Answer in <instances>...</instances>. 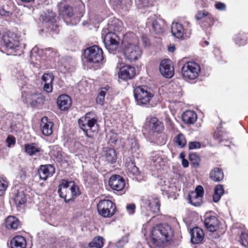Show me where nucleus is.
Wrapping results in <instances>:
<instances>
[{
	"mask_svg": "<svg viewBox=\"0 0 248 248\" xmlns=\"http://www.w3.org/2000/svg\"><path fill=\"white\" fill-rule=\"evenodd\" d=\"M59 11L64 18H72L76 20L73 24L79 22L83 15L84 5L79 0L77 1V7L74 9L73 6H71L64 1L58 3Z\"/></svg>",
	"mask_w": 248,
	"mask_h": 248,
	"instance_id": "f257e3e1",
	"label": "nucleus"
},
{
	"mask_svg": "<svg viewBox=\"0 0 248 248\" xmlns=\"http://www.w3.org/2000/svg\"><path fill=\"white\" fill-rule=\"evenodd\" d=\"M0 44L11 55H20L23 52L24 45L18 41L16 35L13 32L4 33L1 38Z\"/></svg>",
	"mask_w": 248,
	"mask_h": 248,
	"instance_id": "f03ea898",
	"label": "nucleus"
},
{
	"mask_svg": "<svg viewBox=\"0 0 248 248\" xmlns=\"http://www.w3.org/2000/svg\"><path fill=\"white\" fill-rule=\"evenodd\" d=\"M58 193L66 202H68L78 194V188L73 182L62 180L59 186Z\"/></svg>",
	"mask_w": 248,
	"mask_h": 248,
	"instance_id": "7ed1b4c3",
	"label": "nucleus"
},
{
	"mask_svg": "<svg viewBox=\"0 0 248 248\" xmlns=\"http://www.w3.org/2000/svg\"><path fill=\"white\" fill-rule=\"evenodd\" d=\"M151 234L152 239L155 241L168 242L171 239L173 231L168 224H160L155 227Z\"/></svg>",
	"mask_w": 248,
	"mask_h": 248,
	"instance_id": "20e7f679",
	"label": "nucleus"
},
{
	"mask_svg": "<svg viewBox=\"0 0 248 248\" xmlns=\"http://www.w3.org/2000/svg\"><path fill=\"white\" fill-rule=\"evenodd\" d=\"M144 126L149 129L150 134V138L152 140H155L157 136L161 134L164 130L163 123L155 117L149 116L147 117Z\"/></svg>",
	"mask_w": 248,
	"mask_h": 248,
	"instance_id": "39448f33",
	"label": "nucleus"
},
{
	"mask_svg": "<svg viewBox=\"0 0 248 248\" xmlns=\"http://www.w3.org/2000/svg\"><path fill=\"white\" fill-rule=\"evenodd\" d=\"M201 72L200 65L193 61L185 62L181 68V74L186 79H195Z\"/></svg>",
	"mask_w": 248,
	"mask_h": 248,
	"instance_id": "423d86ee",
	"label": "nucleus"
},
{
	"mask_svg": "<svg viewBox=\"0 0 248 248\" xmlns=\"http://www.w3.org/2000/svg\"><path fill=\"white\" fill-rule=\"evenodd\" d=\"M134 95L137 104L140 106H149L153 94L148 92L146 87L138 86L134 90Z\"/></svg>",
	"mask_w": 248,
	"mask_h": 248,
	"instance_id": "0eeeda50",
	"label": "nucleus"
},
{
	"mask_svg": "<svg viewBox=\"0 0 248 248\" xmlns=\"http://www.w3.org/2000/svg\"><path fill=\"white\" fill-rule=\"evenodd\" d=\"M105 35L103 42L106 48L111 53H114L119 45V38L114 32H107L106 28L102 31V35Z\"/></svg>",
	"mask_w": 248,
	"mask_h": 248,
	"instance_id": "6e6552de",
	"label": "nucleus"
},
{
	"mask_svg": "<svg viewBox=\"0 0 248 248\" xmlns=\"http://www.w3.org/2000/svg\"><path fill=\"white\" fill-rule=\"evenodd\" d=\"M84 56L88 62L99 63L103 59V50L97 46H93L84 50Z\"/></svg>",
	"mask_w": 248,
	"mask_h": 248,
	"instance_id": "1a4fd4ad",
	"label": "nucleus"
},
{
	"mask_svg": "<svg viewBox=\"0 0 248 248\" xmlns=\"http://www.w3.org/2000/svg\"><path fill=\"white\" fill-rule=\"evenodd\" d=\"M97 209L99 215L104 217H110L115 214L116 207L110 200H103L98 203Z\"/></svg>",
	"mask_w": 248,
	"mask_h": 248,
	"instance_id": "9d476101",
	"label": "nucleus"
},
{
	"mask_svg": "<svg viewBox=\"0 0 248 248\" xmlns=\"http://www.w3.org/2000/svg\"><path fill=\"white\" fill-rule=\"evenodd\" d=\"M142 51L136 44L129 43L125 46L124 54L130 61H135L140 58Z\"/></svg>",
	"mask_w": 248,
	"mask_h": 248,
	"instance_id": "9b49d317",
	"label": "nucleus"
},
{
	"mask_svg": "<svg viewBox=\"0 0 248 248\" xmlns=\"http://www.w3.org/2000/svg\"><path fill=\"white\" fill-rule=\"evenodd\" d=\"M91 113H87L84 117H82L78 120L79 127L87 134L88 131H93V128L94 127L96 123V120L93 118H91Z\"/></svg>",
	"mask_w": 248,
	"mask_h": 248,
	"instance_id": "f8f14e48",
	"label": "nucleus"
},
{
	"mask_svg": "<svg viewBox=\"0 0 248 248\" xmlns=\"http://www.w3.org/2000/svg\"><path fill=\"white\" fill-rule=\"evenodd\" d=\"M160 20L155 16L150 17L146 22V27L152 33L159 34L163 32V29L160 24Z\"/></svg>",
	"mask_w": 248,
	"mask_h": 248,
	"instance_id": "ddd939ff",
	"label": "nucleus"
},
{
	"mask_svg": "<svg viewBox=\"0 0 248 248\" xmlns=\"http://www.w3.org/2000/svg\"><path fill=\"white\" fill-rule=\"evenodd\" d=\"M23 101L26 103L30 104L31 107H38L39 105L43 104L45 101L44 96L41 93H33L29 94L25 96L24 99V94H22Z\"/></svg>",
	"mask_w": 248,
	"mask_h": 248,
	"instance_id": "4468645a",
	"label": "nucleus"
},
{
	"mask_svg": "<svg viewBox=\"0 0 248 248\" xmlns=\"http://www.w3.org/2000/svg\"><path fill=\"white\" fill-rule=\"evenodd\" d=\"M109 185L113 190L121 191L124 189L125 183L123 177L118 175H114L110 177Z\"/></svg>",
	"mask_w": 248,
	"mask_h": 248,
	"instance_id": "2eb2a0df",
	"label": "nucleus"
},
{
	"mask_svg": "<svg viewBox=\"0 0 248 248\" xmlns=\"http://www.w3.org/2000/svg\"><path fill=\"white\" fill-rule=\"evenodd\" d=\"M171 62L169 60L161 61L159 70L161 74L165 77L170 78L173 75V68L171 65Z\"/></svg>",
	"mask_w": 248,
	"mask_h": 248,
	"instance_id": "dca6fc26",
	"label": "nucleus"
},
{
	"mask_svg": "<svg viewBox=\"0 0 248 248\" xmlns=\"http://www.w3.org/2000/svg\"><path fill=\"white\" fill-rule=\"evenodd\" d=\"M204 225L209 232H214L216 231L218 228L219 220L214 216L206 215Z\"/></svg>",
	"mask_w": 248,
	"mask_h": 248,
	"instance_id": "f3484780",
	"label": "nucleus"
},
{
	"mask_svg": "<svg viewBox=\"0 0 248 248\" xmlns=\"http://www.w3.org/2000/svg\"><path fill=\"white\" fill-rule=\"evenodd\" d=\"M145 205L149 208V210L153 213H157L160 210V201L157 198L149 196L147 198L143 200Z\"/></svg>",
	"mask_w": 248,
	"mask_h": 248,
	"instance_id": "a211bd4d",
	"label": "nucleus"
},
{
	"mask_svg": "<svg viewBox=\"0 0 248 248\" xmlns=\"http://www.w3.org/2000/svg\"><path fill=\"white\" fill-rule=\"evenodd\" d=\"M55 172L54 168L51 165H42L38 170V174L40 179L46 180L48 177L51 176Z\"/></svg>",
	"mask_w": 248,
	"mask_h": 248,
	"instance_id": "6ab92c4d",
	"label": "nucleus"
},
{
	"mask_svg": "<svg viewBox=\"0 0 248 248\" xmlns=\"http://www.w3.org/2000/svg\"><path fill=\"white\" fill-rule=\"evenodd\" d=\"M135 75L134 67L130 65H125L121 68L119 72V78L127 80L133 78Z\"/></svg>",
	"mask_w": 248,
	"mask_h": 248,
	"instance_id": "aec40b11",
	"label": "nucleus"
},
{
	"mask_svg": "<svg viewBox=\"0 0 248 248\" xmlns=\"http://www.w3.org/2000/svg\"><path fill=\"white\" fill-rule=\"evenodd\" d=\"M191 242L194 244H200L203 240L204 234L203 231L199 227H196L190 231Z\"/></svg>",
	"mask_w": 248,
	"mask_h": 248,
	"instance_id": "412c9836",
	"label": "nucleus"
},
{
	"mask_svg": "<svg viewBox=\"0 0 248 248\" xmlns=\"http://www.w3.org/2000/svg\"><path fill=\"white\" fill-rule=\"evenodd\" d=\"M166 163V159L159 154H155L151 157V164L156 170H159L164 167Z\"/></svg>",
	"mask_w": 248,
	"mask_h": 248,
	"instance_id": "4be33fe9",
	"label": "nucleus"
},
{
	"mask_svg": "<svg viewBox=\"0 0 248 248\" xmlns=\"http://www.w3.org/2000/svg\"><path fill=\"white\" fill-rule=\"evenodd\" d=\"M53 123L48 121L47 117H43L41 119V128L43 135L48 136L52 133Z\"/></svg>",
	"mask_w": 248,
	"mask_h": 248,
	"instance_id": "5701e85b",
	"label": "nucleus"
},
{
	"mask_svg": "<svg viewBox=\"0 0 248 248\" xmlns=\"http://www.w3.org/2000/svg\"><path fill=\"white\" fill-rule=\"evenodd\" d=\"M57 104L61 110H65L70 107L72 101L68 95L62 94L59 96Z\"/></svg>",
	"mask_w": 248,
	"mask_h": 248,
	"instance_id": "b1692460",
	"label": "nucleus"
},
{
	"mask_svg": "<svg viewBox=\"0 0 248 248\" xmlns=\"http://www.w3.org/2000/svg\"><path fill=\"white\" fill-rule=\"evenodd\" d=\"M123 25L121 21L118 19L114 18L111 21H109L108 23V28L107 31L109 32L121 31L123 30Z\"/></svg>",
	"mask_w": 248,
	"mask_h": 248,
	"instance_id": "393cba45",
	"label": "nucleus"
},
{
	"mask_svg": "<svg viewBox=\"0 0 248 248\" xmlns=\"http://www.w3.org/2000/svg\"><path fill=\"white\" fill-rule=\"evenodd\" d=\"M182 120L186 124H193L197 120V115L193 110H186L182 115Z\"/></svg>",
	"mask_w": 248,
	"mask_h": 248,
	"instance_id": "a878e982",
	"label": "nucleus"
},
{
	"mask_svg": "<svg viewBox=\"0 0 248 248\" xmlns=\"http://www.w3.org/2000/svg\"><path fill=\"white\" fill-rule=\"evenodd\" d=\"M26 245L25 238L20 235L16 236L11 240L12 248H25Z\"/></svg>",
	"mask_w": 248,
	"mask_h": 248,
	"instance_id": "bb28decb",
	"label": "nucleus"
},
{
	"mask_svg": "<svg viewBox=\"0 0 248 248\" xmlns=\"http://www.w3.org/2000/svg\"><path fill=\"white\" fill-rule=\"evenodd\" d=\"M172 35L177 38H182L184 34L185 30L182 24L178 23H173L171 25Z\"/></svg>",
	"mask_w": 248,
	"mask_h": 248,
	"instance_id": "cd10ccee",
	"label": "nucleus"
},
{
	"mask_svg": "<svg viewBox=\"0 0 248 248\" xmlns=\"http://www.w3.org/2000/svg\"><path fill=\"white\" fill-rule=\"evenodd\" d=\"M19 225V221L15 217L9 216L6 219L5 226L8 229H16Z\"/></svg>",
	"mask_w": 248,
	"mask_h": 248,
	"instance_id": "c85d7f7f",
	"label": "nucleus"
},
{
	"mask_svg": "<svg viewBox=\"0 0 248 248\" xmlns=\"http://www.w3.org/2000/svg\"><path fill=\"white\" fill-rule=\"evenodd\" d=\"M223 173L222 170L218 168H214L210 173V178L215 182H219L223 178Z\"/></svg>",
	"mask_w": 248,
	"mask_h": 248,
	"instance_id": "c756f323",
	"label": "nucleus"
},
{
	"mask_svg": "<svg viewBox=\"0 0 248 248\" xmlns=\"http://www.w3.org/2000/svg\"><path fill=\"white\" fill-rule=\"evenodd\" d=\"M25 150L29 155H33L39 152L40 149L36 144L31 143L25 145Z\"/></svg>",
	"mask_w": 248,
	"mask_h": 248,
	"instance_id": "7c9ffc66",
	"label": "nucleus"
},
{
	"mask_svg": "<svg viewBox=\"0 0 248 248\" xmlns=\"http://www.w3.org/2000/svg\"><path fill=\"white\" fill-rule=\"evenodd\" d=\"M125 166L126 167V170L128 175L135 176L139 174V169L133 162L129 161L126 163Z\"/></svg>",
	"mask_w": 248,
	"mask_h": 248,
	"instance_id": "2f4dec72",
	"label": "nucleus"
},
{
	"mask_svg": "<svg viewBox=\"0 0 248 248\" xmlns=\"http://www.w3.org/2000/svg\"><path fill=\"white\" fill-rule=\"evenodd\" d=\"M14 202L17 207L24 204L27 201L25 195L23 191H18L14 197Z\"/></svg>",
	"mask_w": 248,
	"mask_h": 248,
	"instance_id": "473e14b6",
	"label": "nucleus"
},
{
	"mask_svg": "<svg viewBox=\"0 0 248 248\" xmlns=\"http://www.w3.org/2000/svg\"><path fill=\"white\" fill-rule=\"evenodd\" d=\"M104 239L101 236L94 237L92 242H90L88 246L90 248H102L104 246Z\"/></svg>",
	"mask_w": 248,
	"mask_h": 248,
	"instance_id": "72a5a7b5",
	"label": "nucleus"
},
{
	"mask_svg": "<svg viewBox=\"0 0 248 248\" xmlns=\"http://www.w3.org/2000/svg\"><path fill=\"white\" fill-rule=\"evenodd\" d=\"M106 160L110 163L116 162L117 159V155L116 152L113 149H109L108 150L105 154Z\"/></svg>",
	"mask_w": 248,
	"mask_h": 248,
	"instance_id": "f704fd0d",
	"label": "nucleus"
},
{
	"mask_svg": "<svg viewBox=\"0 0 248 248\" xmlns=\"http://www.w3.org/2000/svg\"><path fill=\"white\" fill-rule=\"evenodd\" d=\"M224 193L223 186L218 185L215 188L214 193L213 196V200L214 202H217L219 201L221 196Z\"/></svg>",
	"mask_w": 248,
	"mask_h": 248,
	"instance_id": "c9c22d12",
	"label": "nucleus"
},
{
	"mask_svg": "<svg viewBox=\"0 0 248 248\" xmlns=\"http://www.w3.org/2000/svg\"><path fill=\"white\" fill-rule=\"evenodd\" d=\"M202 198L192 192L188 195L189 202L192 205L198 206L202 202Z\"/></svg>",
	"mask_w": 248,
	"mask_h": 248,
	"instance_id": "e433bc0d",
	"label": "nucleus"
},
{
	"mask_svg": "<svg viewBox=\"0 0 248 248\" xmlns=\"http://www.w3.org/2000/svg\"><path fill=\"white\" fill-rule=\"evenodd\" d=\"M43 19L51 26H53L56 22V17L54 16L52 12H47L43 16Z\"/></svg>",
	"mask_w": 248,
	"mask_h": 248,
	"instance_id": "4c0bfd02",
	"label": "nucleus"
},
{
	"mask_svg": "<svg viewBox=\"0 0 248 248\" xmlns=\"http://www.w3.org/2000/svg\"><path fill=\"white\" fill-rule=\"evenodd\" d=\"M195 17L197 20H201L204 17H206L210 22L213 21V17L211 15L205 10L198 12Z\"/></svg>",
	"mask_w": 248,
	"mask_h": 248,
	"instance_id": "58836bf2",
	"label": "nucleus"
},
{
	"mask_svg": "<svg viewBox=\"0 0 248 248\" xmlns=\"http://www.w3.org/2000/svg\"><path fill=\"white\" fill-rule=\"evenodd\" d=\"M175 142L179 147L183 148L186 145V140L184 135L179 133L175 138Z\"/></svg>",
	"mask_w": 248,
	"mask_h": 248,
	"instance_id": "ea45409f",
	"label": "nucleus"
},
{
	"mask_svg": "<svg viewBox=\"0 0 248 248\" xmlns=\"http://www.w3.org/2000/svg\"><path fill=\"white\" fill-rule=\"evenodd\" d=\"M54 77L52 73H45L42 77V80L44 83H52L54 80Z\"/></svg>",
	"mask_w": 248,
	"mask_h": 248,
	"instance_id": "a19ab883",
	"label": "nucleus"
},
{
	"mask_svg": "<svg viewBox=\"0 0 248 248\" xmlns=\"http://www.w3.org/2000/svg\"><path fill=\"white\" fill-rule=\"evenodd\" d=\"M107 89L106 88H102L96 98V102L100 105H103L105 100V96Z\"/></svg>",
	"mask_w": 248,
	"mask_h": 248,
	"instance_id": "79ce46f5",
	"label": "nucleus"
},
{
	"mask_svg": "<svg viewBox=\"0 0 248 248\" xmlns=\"http://www.w3.org/2000/svg\"><path fill=\"white\" fill-rule=\"evenodd\" d=\"M45 54L46 56L50 58H54L58 55L57 51L53 48L50 47L45 49Z\"/></svg>",
	"mask_w": 248,
	"mask_h": 248,
	"instance_id": "37998d69",
	"label": "nucleus"
},
{
	"mask_svg": "<svg viewBox=\"0 0 248 248\" xmlns=\"http://www.w3.org/2000/svg\"><path fill=\"white\" fill-rule=\"evenodd\" d=\"M51 153L52 155L57 157L62 156V149L58 145H55L52 147V149L51 151Z\"/></svg>",
	"mask_w": 248,
	"mask_h": 248,
	"instance_id": "c03bdc74",
	"label": "nucleus"
},
{
	"mask_svg": "<svg viewBox=\"0 0 248 248\" xmlns=\"http://www.w3.org/2000/svg\"><path fill=\"white\" fill-rule=\"evenodd\" d=\"M7 186V182L4 179L0 178V196L3 194Z\"/></svg>",
	"mask_w": 248,
	"mask_h": 248,
	"instance_id": "a18cd8bd",
	"label": "nucleus"
},
{
	"mask_svg": "<svg viewBox=\"0 0 248 248\" xmlns=\"http://www.w3.org/2000/svg\"><path fill=\"white\" fill-rule=\"evenodd\" d=\"M240 242L243 246L247 247L248 245V234L245 232H242Z\"/></svg>",
	"mask_w": 248,
	"mask_h": 248,
	"instance_id": "49530a36",
	"label": "nucleus"
},
{
	"mask_svg": "<svg viewBox=\"0 0 248 248\" xmlns=\"http://www.w3.org/2000/svg\"><path fill=\"white\" fill-rule=\"evenodd\" d=\"M189 159L195 165H199L200 161L199 157L195 154H191L189 155Z\"/></svg>",
	"mask_w": 248,
	"mask_h": 248,
	"instance_id": "de8ad7c7",
	"label": "nucleus"
},
{
	"mask_svg": "<svg viewBox=\"0 0 248 248\" xmlns=\"http://www.w3.org/2000/svg\"><path fill=\"white\" fill-rule=\"evenodd\" d=\"M192 192L202 198L203 195L204 190L202 186H199L196 188L195 191Z\"/></svg>",
	"mask_w": 248,
	"mask_h": 248,
	"instance_id": "09e8293b",
	"label": "nucleus"
},
{
	"mask_svg": "<svg viewBox=\"0 0 248 248\" xmlns=\"http://www.w3.org/2000/svg\"><path fill=\"white\" fill-rule=\"evenodd\" d=\"M189 149H195L200 148L201 146V144L198 141L190 142L188 144Z\"/></svg>",
	"mask_w": 248,
	"mask_h": 248,
	"instance_id": "8fccbe9b",
	"label": "nucleus"
},
{
	"mask_svg": "<svg viewBox=\"0 0 248 248\" xmlns=\"http://www.w3.org/2000/svg\"><path fill=\"white\" fill-rule=\"evenodd\" d=\"M44 90L47 93H50L53 90V83H44L43 87Z\"/></svg>",
	"mask_w": 248,
	"mask_h": 248,
	"instance_id": "3c124183",
	"label": "nucleus"
},
{
	"mask_svg": "<svg viewBox=\"0 0 248 248\" xmlns=\"http://www.w3.org/2000/svg\"><path fill=\"white\" fill-rule=\"evenodd\" d=\"M136 206L134 203H131L127 205L126 209L127 211L130 214H133L135 211Z\"/></svg>",
	"mask_w": 248,
	"mask_h": 248,
	"instance_id": "603ef678",
	"label": "nucleus"
},
{
	"mask_svg": "<svg viewBox=\"0 0 248 248\" xmlns=\"http://www.w3.org/2000/svg\"><path fill=\"white\" fill-rule=\"evenodd\" d=\"M11 13L8 11H6L3 7L0 6V15L1 16H10L11 15Z\"/></svg>",
	"mask_w": 248,
	"mask_h": 248,
	"instance_id": "864d4df0",
	"label": "nucleus"
},
{
	"mask_svg": "<svg viewBox=\"0 0 248 248\" xmlns=\"http://www.w3.org/2000/svg\"><path fill=\"white\" fill-rule=\"evenodd\" d=\"M215 7L219 11H225L226 10V5L222 2H218L215 4Z\"/></svg>",
	"mask_w": 248,
	"mask_h": 248,
	"instance_id": "5fc2aeb1",
	"label": "nucleus"
},
{
	"mask_svg": "<svg viewBox=\"0 0 248 248\" xmlns=\"http://www.w3.org/2000/svg\"><path fill=\"white\" fill-rule=\"evenodd\" d=\"M6 142L8 147H10L12 145H14L16 143L15 138L12 136H8L6 139Z\"/></svg>",
	"mask_w": 248,
	"mask_h": 248,
	"instance_id": "6e6d98bb",
	"label": "nucleus"
},
{
	"mask_svg": "<svg viewBox=\"0 0 248 248\" xmlns=\"http://www.w3.org/2000/svg\"><path fill=\"white\" fill-rule=\"evenodd\" d=\"M235 41L236 44L239 46H243L246 44V40L241 39L240 37H237L235 39Z\"/></svg>",
	"mask_w": 248,
	"mask_h": 248,
	"instance_id": "4d7b16f0",
	"label": "nucleus"
},
{
	"mask_svg": "<svg viewBox=\"0 0 248 248\" xmlns=\"http://www.w3.org/2000/svg\"><path fill=\"white\" fill-rule=\"evenodd\" d=\"M125 243V242L123 241L122 240H120L116 243V246L118 248H122Z\"/></svg>",
	"mask_w": 248,
	"mask_h": 248,
	"instance_id": "13d9d810",
	"label": "nucleus"
},
{
	"mask_svg": "<svg viewBox=\"0 0 248 248\" xmlns=\"http://www.w3.org/2000/svg\"><path fill=\"white\" fill-rule=\"evenodd\" d=\"M182 165L184 167L186 168L188 166V162L186 159L183 158L182 160Z\"/></svg>",
	"mask_w": 248,
	"mask_h": 248,
	"instance_id": "bf43d9fd",
	"label": "nucleus"
},
{
	"mask_svg": "<svg viewBox=\"0 0 248 248\" xmlns=\"http://www.w3.org/2000/svg\"><path fill=\"white\" fill-rule=\"evenodd\" d=\"M20 176L21 179L24 180L26 178V173L24 171L21 170L20 173Z\"/></svg>",
	"mask_w": 248,
	"mask_h": 248,
	"instance_id": "052dcab7",
	"label": "nucleus"
},
{
	"mask_svg": "<svg viewBox=\"0 0 248 248\" xmlns=\"http://www.w3.org/2000/svg\"><path fill=\"white\" fill-rule=\"evenodd\" d=\"M175 49L174 46H172L168 47V50L170 52H173Z\"/></svg>",
	"mask_w": 248,
	"mask_h": 248,
	"instance_id": "680f3d73",
	"label": "nucleus"
},
{
	"mask_svg": "<svg viewBox=\"0 0 248 248\" xmlns=\"http://www.w3.org/2000/svg\"><path fill=\"white\" fill-rule=\"evenodd\" d=\"M180 157L183 159L185 157V155L183 153H181L180 155Z\"/></svg>",
	"mask_w": 248,
	"mask_h": 248,
	"instance_id": "e2e57ef3",
	"label": "nucleus"
},
{
	"mask_svg": "<svg viewBox=\"0 0 248 248\" xmlns=\"http://www.w3.org/2000/svg\"><path fill=\"white\" fill-rule=\"evenodd\" d=\"M21 0L23 1H25V2H31V1H34V0Z\"/></svg>",
	"mask_w": 248,
	"mask_h": 248,
	"instance_id": "0e129e2a",
	"label": "nucleus"
},
{
	"mask_svg": "<svg viewBox=\"0 0 248 248\" xmlns=\"http://www.w3.org/2000/svg\"><path fill=\"white\" fill-rule=\"evenodd\" d=\"M214 137L216 139H217L218 138V137H217V133H215V134H214Z\"/></svg>",
	"mask_w": 248,
	"mask_h": 248,
	"instance_id": "69168bd1",
	"label": "nucleus"
},
{
	"mask_svg": "<svg viewBox=\"0 0 248 248\" xmlns=\"http://www.w3.org/2000/svg\"><path fill=\"white\" fill-rule=\"evenodd\" d=\"M204 43L206 44V45H209V42L206 41H204Z\"/></svg>",
	"mask_w": 248,
	"mask_h": 248,
	"instance_id": "338daca9",
	"label": "nucleus"
},
{
	"mask_svg": "<svg viewBox=\"0 0 248 248\" xmlns=\"http://www.w3.org/2000/svg\"><path fill=\"white\" fill-rule=\"evenodd\" d=\"M131 36H132V37H135V34H131Z\"/></svg>",
	"mask_w": 248,
	"mask_h": 248,
	"instance_id": "774afa93",
	"label": "nucleus"
}]
</instances>
